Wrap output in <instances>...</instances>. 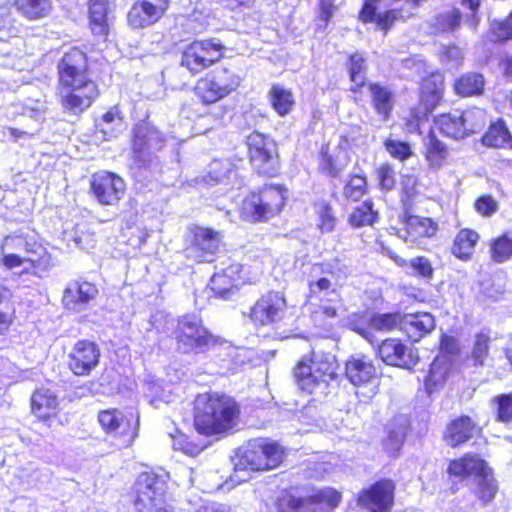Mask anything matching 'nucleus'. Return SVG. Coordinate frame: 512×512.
Wrapping results in <instances>:
<instances>
[{
    "label": "nucleus",
    "instance_id": "38",
    "mask_svg": "<svg viewBox=\"0 0 512 512\" xmlns=\"http://www.w3.org/2000/svg\"><path fill=\"white\" fill-rule=\"evenodd\" d=\"M389 257L400 267L409 266L411 273L426 280H431L434 269L430 260L424 256L412 258L410 261L403 259L392 251H387Z\"/></svg>",
    "mask_w": 512,
    "mask_h": 512
},
{
    "label": "nucleus",
    "instance_id": "47",
    "mask_svg": "<svg viewBox=\"0 0 512 512\" xmlns=\"http://www.w3.org/2000/svg\"><path fill=\"white\" fill-rule=\"evenodd\" d=\"M377 215L372 202L364 201L352 211L349 216V223L356 228L370 226L376 221Z\"/></svg>",
    "mask_w": 512,
    "mask_h": 512
},
{
    "label": "nucleus",
    "instance_id": "8",
    "mask_svg": "<svg viewBox=\"0 0 512 512\" xmlns=\"http://www.w3.org/2000/svg\"><path fill=\"white\" fill-rule=\"evenodd\" d=\"M240 83L241 77L235 71L218 67L198 79L194 92L202 103L213 104L234 92Z\"/></svg>",
    "mask_w": 512,
    "mask_h": 512
},
{
    "label": "nucleus",
    "instance_id": "11",
    "mask_svg": "<svg viewBox=\"0 0 512 512\" xmlns=\"http://www.w3.org/2000/svg\"><path fill=\"white\" fill-rule=\"evenodd\" d=\"M224 52L225 46L219 39L194 41L183 50L181 65L196 74L219 61Z\"/></svg>",
    "mask_w": 512,
    "mask_h": 512
},
{
    "label": "nucleus",
    "instance_id": "40",
    "mask_svg": "<svg viewBox=\"0 0 512 512\" xmlns=\"http://www.w3.org/2000/svg\"><path fill=\"white\" fill-rule=\"evenodd\" d=\"M454 89L461 96L479 95L484 90V78L478 73H466L455 82Z\"/></svg>",
    "mask_w": 512,
    "mask_h": 512
},
{
    "label": "nucleus",
    "instance_id": "42",
    "mask_svg": "<svg viewBox=\"0 0 512 512\" xmlns=\"http://www.w3.org/2000/svg\"><path fill=\"white\" fill-rule=\"evenodd\" d=\"M96 126L103 133L104 138L109 139L123 130L124 121L118 108L114 107L103 115Z\"/></svg>",
    "mask_w": 512,
    "mask_h": 512
},
{
    "label": "nucleus",
    "instance_id": "29",
    "mask_svg": "<svg viewBox=\"0 0 512 512\" xmlns=\"http://www.w3.org/2000/svg\"><path fill=\"white\" fill-rule=\"evenodd\" d=\"M59 406L58 397L48 388L37 389L31 399V409L35 416L46 419L57 413Z\"/></svg>",
    "mask_w": 512,
    "mask_h": 512
},
{
    "label": "nucleus",
    "instance_id": "13",
    "mask_svg": "<svg viewBox=\"0 0 512 512\" xmlns=\"http://www.w3.org/2000/svg\"><path fill=\"white\" fill-rule=\"evenodd\" d=\"M250 162L257 173L273 176L277 172V148L274 140L262 133L252 132L246 141Z\"/></svg>",
    "mask_w": 512,
    "mask_h": 512
},
{
    "label": "nucleus",
    "instance_id": "37",
    "mask_svg": "<svg viewBox=\"0 0 512 512\" xmlns=\"http://www.w3.org/2000/svg\"><path fill=\"white\" fill-rule=\"evenodd\" d=\"M482 143L488 147L511 148L512 136L502 120L492 123L482 137Z\"/></svg>",
    "mask_w": 512,
    "mask_h": 512
},
{
    "label": "nucleus",
    "instance_id": "27",
    "mask_svg": "<svg viewBox=\"0 0 512 512\" xmlns=\"http://www.w3.org/2000/svg\"><path fill=\"white\" fill-rule=\"evenodd\" d=\"M109 0H91L89 3V24L92 33L100 38H105L109 31L111 14Z\"/></svg>",
    "mask_w": 512,
    "mask_h": 512
},
{
    "label": "nucleus",
    "instance_id": "19",
    "mask_svg": "<svg viewBox=\"0 0 512 512\" xmlns=\"http://www.w3.org/2000/svg\"><path fill=\"white\" fill-rule=\"evenodd\" d=\"M170 0H138L130 8L127 20L132 28H144L159 21Z\"/></svg>",
    "mask_w": 512,
    "mask_h": 512
},
{
    "label": "nucleus",
    "instance_id": "44",
    "mask_svg": "<svg viewBox=\"0 0 512 512\" xmlns=\"http://www.w3.org/2000/svg\"><path fill=\"white\" fill-rule=\"evenodd\" d=\"M209 177L215 183L229 184L237 177L236 165L228 159L215 160L210 165Z\"/></svg>",
    "mask_w": 512,
    "mask_h": 512
},
{
    "label": "nucleus",
    "instance_id": "56",
    "mask_svg": "<svg viewBox=\"0 0 512 512\" xmlns=\"http://www.w3.org/2000/svg\"><path fill=\"white\" fill-rule=\"evenodd\" d=\"M22 45V38L16 36V34L0 39V55L3 57H20L22 53L20 47Z\"/></svg>",
    "mask_w": 512,
    "mask_h": 512
},
{
    "label": "nucleus",
    "instance_id": "43",
    "mask_svg": "<svg viewBox=\"0 0 512 512\" xmlns=\"http://www.w3.org/2000/svg\"><path fill=\"white\" fill-rule=\"evenodd\" d=\"M98 421L107 433H124L129 423L121 411L117 409H109L101 411L98 415Z\"/></svg>",
    "mask_w": 512,
    "mask_h": 512
},
{
    "label": "nucleus",
    "instance_id": "57",
    "mask_svg": "<svg viewBox=\"0 0 512 512\" xmlns=\"http://www.w3.org/2000/svg\"><path fill=\"white\" fill-rule=\"evenodd\" d=\"M172 438V447L174 450L182 451L184 454L196 456L202 450V447L190 442L188 437L182 433L177 432V435L169 434Z\"/></svg>",
    "mask_w": 512,
    "mask_h": 512
},
{
    "label": "nucleus",
    "instance_id": "5",
    "mask_svg": "<svg viewBox=\"0 0 512 512\" xmlns=\"http://www.w3.org/2000/svg\"><path fill=\"white\" fill-rule=\"evenodd\" d=\"M338 364L331 353L312 350L309 357L303 358L295 368V379L299 388L308 393L316 390L325 392L337 378Z\"/></svg>",
    "mask_w": 512,
    "mask_h": 512
},
{
    "label": "nucleus",
    "instance_id": "2",
    "mask_svg": "<svg viewBox=\"0 0 512 512\" xmlns=\"http://www.w3.org/2000/svg\"><path fill=\"white\" fill-rule=\"evenodd\" d=\"M332 263L314 264L308 280V305L313 322L325 327L328 320L338 316L341 307L339 285Z\"/></svg>",
    "mask_w": 512,
    "mask_h": 512
},
{
    "label": "nucleus",
    "instance_id": "36",
    "mask_svg": "<svg viewBox=\"0 0 512 512\" xmlns=\"http://www.w3.org/2000/svg\"><path fill=\"white\" fill-rule=\"evenodd\" d=\"M435 128L443 135L460 139L465 137V128L463 126L460 112L442 114L435 119Z\"/></svg>",
    "mask_w": 512,
    "mask_h": 512
},
{
    "label": "nucleus",
    "instance_id": "58",
    "mask_svg": "<svg viewBox=\"0 0 512 512\" xmlns=\"http://www.w3.org/2000/svg\"><path fill=\"white\" fill-rule=\"evenodd\" d=\"M440 59L449 69H457L463 61V52L457 46H446L440 54Z\"/></svg>",
    "mask_w": 512,
    "mask_h": 512
},
{
    "label": "nucleus",
    "instance_id": "49",
    "mask_svg": "<svg viewBox=\"0 0 512 512\" xmlns=\"http://www.w3.org/2000/svg\"><path fill=\"white\" fill-rule=\"evenodd\" d=\"M314 207L317 215V227L322 233L332 232L337 223L332 207L325 201L317 202Z\"/></svg>",
    "mask_w": 512,
    "mask_h": 512
},
{
    "label": "nucleus",
    "instance_id": "4",
    "mask_svg": "<svg viewBox=\"0 0 512 512\" xmlns=\"http://www.w3.org/2000/svg\"><path fill=\"white\" fill-rule=\"evenodd\" d=\"M283 454L282 447L274 441L263 438L250 440L236 455L232 480L244 482L249 479V471L276 468L282 462Z\"/></svg>",
    "mask_w": 512,
    "mask_h": 512
},
{
    "label": "nucleus",
    "instance_id": "24",
    "mask_svg": "<svg viewBox=\"0 0 512 512\" xmlns=\"http://www.w3.org/2000/svg\"><path fill=\"white\" fill-rule=\"evenodd\" d=\"M242 266L239 263H229L213 274L210 280V289L216 296L227 300L235 292L236 282L239 279Z\"/></svg>",
    "mask_w": 512,
    "mask_h": 512
},
{
    "label": "nucleus",
    "instance_id": "34",
    "mask_svg": "<svg viewBox=\"0 0 512 512\" xmlns=\"http://www.w3.org/2000/svg\"><path fill=\"white\" fill-rule=\"evenodd\" d=\"M408 428V420L404 416L394 418L387 425V437L384 439V447L388 453L396 454L405 439L406 431Z\"/></svg>",
    "mask_w": 512,
    "mask_h": 512
},
{
    "label": "nucleus",
    "instance_id": "30",
    "mask_svg": "<svg viewBox=\"0 0 512 512\" xmlns=\"http://www.w3.org/2000/svg\"><path fill=\"white\" fill-rule=\"evenodd\" d=\"M371 105L382 121L388 120L394 107V95L388 87L378 83L369 85Z\"/></svg>",
    "mask_w": 512,
    "mask_h": 512
},
{
    "label": "nucleus",
    "instance_id": "39",
    "mask_svg": "<svg viewBox=\"0 0 512 512\" xmlns=\"http://www.w3.org/2000/svg\"><path fill=\"white\" fill-rule=\"evenodd\" d=\"M269 97L272 107L280 116L287 115L295 104L292 92L279 84L271 87Z\"/></svg>",
    "mask_w": 512,
    "mask_h": 512
},
{
    "label": "nucleus",
    "instance_id": "41",
    "mask_svg": "<svg viewBox=\"0 0 512 512\" xmlns=\"http://www.w3.org/2000/svg\"><path fill=\"white\" fill-rule=\"evenodd\" d=\"M449 368L450 366L445 355L435 358L425 380V387L429 394H431L439 384L444 382L449 372Z\"/></svg>",
    "mask_w": 512,
    "mask_h": 512
},
{
    "label": "nucleus",
    "instance_id": "53",
    "mask_svg": "<svg viewBox=\"0 0 512 512\" xmlns=\"http://www.w3.org/2000/svg\"><path fill=\"white\" fill-rule=\"evenodd\" d=\"M367 181L365 176L352 175L344 187L343 194L346 198L358 201L366 193Z\"/></svg>",
    "mask_w": 512,
    "mask_h": 512
},
{
    "label": "nucleus",
    "instance_id": "22",
    "mask_svg": "<svg viewBox=\"0 0 512 512\" xmlns=\"http://www.w3.org/2000/svg\"><path fill=\"white\" fill-rule=\"evenodd\" d=\"M97 295L98 289L93 283L74 281L64 290L62 303L68 310L82 312Z\"/></svg>",
    "mask_w": 512,
    "mask_h": 512
},
{
    "label": "nucleus",
    "instance_id": "59",
    "mask_svg": "<svg viewBox=\"0 0 512 512\" xmlns=\"http://www.w3.org/2000/svg\"><path fill=\"white\" fill-rule=\"evenodd\" d=\"M497 404V419L500 422L512 420V393L501 394L494 399Z\"/></svg>",
    "mask_w": 512,
    "mask_h": 512
},
{
    "label": "nucleus",
    "instance_id": "16",
    "mask_svg": "<svg viewBox=\"0 0 512 512\" xmlns=\"http://www.w3.org/2000/svg\"><path fill=\"white\" fill-rule=\"evenodd\" d=\"M90 188L95 199L102 205H115L125 194V181L115 173L99 171L92 175Z\"/></svg>",
    "mask_w": 512,
    "mask_h": 512
},
{
    "label": "nucleus",
    "instance_id": "20",
    "mask_svg": "<svg viewBox=\"0 0 512 512\" xmlns=\"http://www.w3.org/2000/svg\"><path fill=\"white\" fill-rule=\"evenodd\" d=\"M378 354L386 364L405 369H412L419 361L417 351L397 339L384 340Z\"/></svg>",
    "mask_w": 512,
    "mask_h": 512
},
{
    "label": "nucleus",
    "instance_id": "54",
    "mask_svg": "<svg viewBox=\"0 0 512 512\" xmlns=\"http://www.w3.org/2000/svg\"><path fill=\"white\" fill-rule=\"evenodd\" d=\"M346 164L347 159L345 153L339 151L336 159H334L333 156L328 155L324 148H322V167L329 175L337 177L343 171Z\"/></svg>",
    "mask_w": 512,
    "mask_h": 512
},
{
    "label": "nucleus",
    "instance_id": "3",
    "mask_svg": "<svg viewBox=\"0 0 512 512\" xmlns=\"http://www.w3.org/2000/svg\"><path fill=\"white\" fill-rule=\"evenodd\" d=\"M194 425L205 435H214L232 428L239 415L237 403L229 396L217 393L200 394L195 399Z\"/></svg>",
    "mask_w": 512,
    "mask_h": 512
},
{
    "label": "nucleus",
    "instance_id": "12",
    "mask_svg": "<svg viewBox=\"0 0 512 512\" xmlns=\"http://www.w3.org/2000/svg\"><path fill=\"white\" fill-rule=\"evenodd\" d=\"M162 133L147 122H140L133 128L132 152L140 167L150 168L154 155L164 146Z\"/></svg>",
    "mask_w": 512,
    "mask_h": 512
},
{
    "label": "nucleus",
    "instance_id": "26",
    "mask_svg": "<svg viewBox=\"0 0 512 512\" xmlns=\"http://www.w3.org/2000/svg\"><path fill=\"white\" fill-rule=\"evenodd\" d=\"M435 327L434 317L430 313L407 314L402 317L401 330L408 338L417 342Z\"/></svg>",
    "mask_w": 512,
    "mask_h": 512
},
{
    "label": "nucleus",
    "instance_id": "55",
    "mask_svg": "<svg viewBox=\"0 0 512 512\" xmlns=\"http://www.w3.org/2000/svg\"><path fill=\"white\" fill-rule=\"evenodd\" d=\"M461 14L453 9L449 12L438 15L435 19V28L441 32H450L457 29L460 25Z\"/></svg>",
    "mask_w": 512,
    "mask_h": 512
},
{
    "label": "nucleus",
    "instance_id": "10",
    "mask_svg": "<svg viewBox=\"0 0 512 512\" xmlns=\"http://www.w3.org/2000/svg\"><path fill=\"white\" fill-rule=\"evenodd\" d=\"M341 494L330 487L312 489L304 497H295L285 494L277 501L279 512H325L337 507Z\"/></svg>",
    "mask_w": 512,
    "mask_h": 512
},
{
    "label": "nucleus",
    "instance_id": "1",
    "mask_svg": "<svg viewBox=\"0 0 512 512\" xmlns=\"http://www.w3.org/2000/svg\"><path fill=\"white\" fill-rule=\"evenodd\" d=\"M57 68L63 108L73 114L82 113L98 96L97 85L88 75L85 53L72 48L63 55Z\"/></svg>",
    "mask_w": 512,
    "mask_h": 512
},
{
    "label": "nucleus",
    "instance_id": "15",
    "mask_svg": "<svg viewBox=\"0 0 512 512\" xmlns=\"http://www.w3.org/2000/svg\"><path fill=\"white\" fill-rule=\"evenodd\" d=\"M289 308L281 292L271 291L263 295L250 309V318L255 324L275 325L288 318Z\"/></svg>",
    "mask_w": 512,
    "mask_h": 512
},
{
    "label": "nucleus",
    "instance_id": "18",
    "mask_svg": "<svg viewBox=\"0 0 512 512\" xmlns=\"http://www.w3.org/2000/svg\"><path fill=\"white\" fill-rule=\"evenodd\" d=\"M220 244L221 236L217 231L198 227L194 230L191 245L186 249V256L196 262H211Z\"/></svg>",
    "mask_w": 512,
    "mask_h": 512
},
{
    "label": "nucleus",
    "instance_id": "51",
    "mask_svg": "<svg viewBox=\"0 0 512 512\" xmlns=\"http://www.w3.org/2000/svg\"><path fill=\"white\" fill-rule=\"evenodd\" d=\"M489 343L490 336L488 332L481 331L475 335L470 355V360L473 362L474 366L478 367L484 365L489 355Z\"/></svg>",
    "mask_w": 512,
    "mask_h": 512
},
{
    "label": "nucleus",
    "instance_id": "46",
    "mask_svg": "<svg viewBox=\"0 0 512 512\" xmlns=\"http://www.w3.org/2000/svg\"><path fill=\"white\" fill-rule=\"evenodd\" d=\"M401 320L402 316L398 313L371 314L369 316L370 331L371 333L373 331L389 332L398 326L401 329Z\"/></svg>",
    "mask_w": 512,
    "mask_h": 512
},
{
    "label": "nucleus",
    "instance_id": "32",
    "mask_svg": "<svg viewBox=\"0 0 512 512\" xmlns=\"http://www.w3.org/2000/svg\"><path fill=\"white\" fill-rule=\"evenodd\" d=\"M443 89V77L440 74H432L423 80L421 103L427 112H431L439 103Z\"/></svg>",
    "mask_w": 512,
    "mask_h": 512
},
{
    "label": "nucleus",
    "instance_id": "6",
    "mask_svg": "<svg viewBox=\"0 0 512 512\" xmlns=\"http://www.w3.org/2000/svg\"><path fill=\"white\" fill-rule=\"evenodd\" d=\"M287 198V189L279 185H266L243 200L241 211L251 221L268 220L281 211Z\"/></svg>",
    "mask_w": 512,
    "mask_h": 512
},
{
    "label": "nucleus",
    "instance_id": "61",
    "mask_svg": "<svg viewBox=\"0 0 512 512\" xmlns=\"http://www.w3.org/2000/svg\"><path fill=\"white\" fill-rule=\"evenodd\" d=\"M218 350L221 367L226 371H235L238 366V361L235 360L238 354L237 349L229 344H223L218 347Z\"/></svg>",
    "mask_w": 512,
    "mask_h": 512
},
{
    "label": "nucleus",
    "instance_id": "14",
    "mask_svg": "<svg viewBox=\"0 0 512 512\" xmlns=\"http://www.w3.org/2000/svg\"><path fill=\"white\" fill-rule=\"evenodd\" d=\"M179 349L183 352H203L214 345L213 336L203 327L201 320L195 315L183 316L177 327Z\"/></svg>",
    "mask_w": 512,
    "mask_h": 512
},
{
    "label": "nucleus",
    "instance_id": "23",
    "mask_svg": "<svg viewBox=\"0 0 512 512\" xmlns=\"http://www.w3.org/2000/svg\"><path fill=\"white\" fill-rule=\"evenodd\" d=\"M394 485L389 480L375 483L369 490L364 491L359 501L370 512H389L393 504Z\"/></svg>",
    "mask_w": 512,
    "mask_h": 512
},
{
    "label": "nucleus",
    "instance_id": "35",
    "mask_svg": "<svg viewBox=\"0 0 512 512\" xmlns=\"http://www.w3.org/2000/svg\"><path fill=\"white\" fill-rule=\"evenodd\" d=\"M19 13L28 20H41L51 13L52 0H15Z\"/></svg>",
    "mask_w": 512,
    "mask_h": 512
},
{
    "label": "nucleus",
    "instance_id": "21",
    "mask_svg": "<svg viewBox=\"0 0 512 512\" xmlns=\"http://www.w3.org/2000/svg\"><path fill=\"white\" fill-rule=\"evenodd\" d=\"M379 0H365L364 6L360 12V19L363 22H376L377 26L387 31L398 19H404L401 14H406L409 10L406 0H399L394 3V7L385 13L378 12L376 3Z\"/></svg>",
    "mask_w": 512,
    "mask_h": 512
},
{
    "label": "nucleus",
    "instance_id": "63",
    "mask_svg": "<svg viewBox=\"0 0 512 512\" xmlns=\"http://www.w3.org/2000/svg\"><path fill=\"white\" fill-rule=\"evenodd\" d=\"M491 31L497 41H503L512 38V12L506 20L493 21Z\"/></svg>",
    "mask_w": 512,
    "mask_h": 512
},
{
    "label": "nucleus",
    "instance_id": "48",
    "mask_svg": "<svg viewBox=\"0 0 512 512\" xmlns=\"http://www.w3.org/2000/svg\"><path fill=\"white\" fill-rule=\"evenodd\" d=\"M448 157L445 145L435 137H429L427 143L426 160L432 169H440Z\"/></svg>",
    "mask_w": 512,
    "mask_h": 512
},
{
    "label": "nucleus",
    "instance_id": "52",
    "mask_svg": "<svg viewBox=\"0 0 512 512\" xmlns=\"http://www.w3.org/2000/svg\"><path fill=\"white\" fill-rule=\"evenodd\" d=\"M365 59L359 53H355L350 57V78L351 81L355 84V88L353 87L351 90L356 92L358 87H361L365 83Z\"/></svg>",
    "mask_w": 512,
    "mask_h": 512
},
{
    "label": "nucleus",
    "instance_id": "9",
    "mask_svg": "<svg viewBox=\"0 0 512 512\" xmlns=\"http://www.w3.org/2000/svg\"><path fill=\"white\" fill-rule=\"evenodd\" d=\"M450 475L465 478L474 475L477 481L476 495L484 503L491 502L497 493V484L488 471L486 462L475 455L454 460L448 467Z\"/></svg>",
    "mask_w": 512,
    "mask_h": 512
},
{
    "label": "nucleus",
    "instance_id": "45",
    "mask_svg": "<svg viewBox=\"0 0 512 512\" xmlns=\"http://www.w3.org/2000/svg\"><path fill=\"white\" fill-rule=\"evenodd\" d=\"M463 126L465 128V136L480 131L488 121V115L482 108L473 107L460 112Z\"/></svg>",
    "mask_w": 512,
    "mask_h": 512
},
{
    "label": "nucleus",
    "instance_id": "60",
    "mask_svg": "<svg viewBox=\"0 0 512 512\" xmlns=\"http://www.w3.org/2000/svg\"><path fill=\"white\" fill-rule=\"evenodd\" d=\"M369 314H354L348 320V326L351 330L357 332L368 341L372 342L371 331L369 327Z\"/></svg>",
    "mask_w": 512,
    "mask_h": 512
},
{
    "label": "nucleus",
    "instance_id": "25",
    "mask_svg": "<svg viewBox=\"0 0 512 512\" xmlns=\"http://www.w3.org/2000/svg\"><path fill=\"white\" fill-rule=\"evenodd\" d=\"M480 430L479 425L469 416H460L447 426L445 440L450 446L456 447L473 438Z\"/></svg>",
    "mask_w": 512,
    "mask_h": 512
},
{
    "label": "nucleus",
    "instance_id": "28",
    "mask_svg": "<svg viewBox=\"0 0 512 512\" xmlns=\"http://www.w3.org/2000/svg\"><path fill=\"white\" fill-rule=\"evenodd\" d=\"M346 376L353 385H364L375 378L376 368L368 357L352 356L346 363Z\"/></svg>",
    "mask_w": 512,
    "mask_h": 512
},
{
    "label": "nucleus",
    "instance_id": "31",
    "mask_svg": "<svg viewBox=\"0 0 512 512\" xmlns=\"http://www.w3.org/2000/svg\"><path fill=\"white\" fill-rule=\"evenodd\" d=\"M480 236L473 229L463 228L455 236L451 253L462 261H469L474 254Z\"/></svg>",
    "mask_w": 512,
    "mask_h": 512
},
{
    "label": "nucleus",
    "instance_id": "64",
    "mask_svg": "<svg viewBox=\"0 0 512 512\" xmlns=\"http://www.w3.org/2000/svg\"><path fill=\"white\" fill-rule=\"evenodd\" d=\"M385 147L392 157L402 161L410 157L412 153L407 143L397 140H386Z\"/></svg>",
    "mask_w": 512,
    "mask_h": 512
},
{
    "label": "nucleus",
    "instance_id": "62",
    "mask_svg": "<svg viewBox=\"0 0 512 512\" xmlns=\"http://www.w3.org/2000/svg\"><path fill=\"white\" fill-rule=\"evenodd\" d=\"M379 185L383 190H391L396 183V173L392 166L389 164H383L376 170Z\"/></svg>",
    "mask_w": 512,
    "mask_h": 512
},
{
    "label": "nucleus",
    "instance_id": "7",
    "mask_svg": "<svg viewBox=\"0 0 512 512\" xmlns=\"http://www.w3.org/2000/svg\"><path fill=\"white\" fill-rule=\"evenodd\" d=\"M136 512H171L166 503L167 484L153 472L141 473L133 487Z\"/></svg>",
    "mask_w": 512,
    "mask_h": 512
},
{
    "label": "nucleus",
    "instance_id": "33",
    "mask_svg": "<svg viewBox=\"0 0 512 512\" xmlns=\"http://www.w3.org/2000/svg\"><path fill=\"white\" fill-rule=\"evenodd\" d=\"M437 231V224L430 218L408 216L404 239L415 242L420 238L432 237Z\"/></svg>",
    "mask_w": 512,
    "mask_h": 512
},
{
    "label": "nucleus",
    "instance_id": "17",
    "mask_svg": "<svg viewBox=\"0 0 512 512\" xmlns=\"http://www.w3.org/2000/svg\"><path fill=\"white\" fill-rule=\"evenodd\" d=\"M100 355V349L96 343L79 340L68 355L69 368L76 376H87L98 366Z\"/></svg>",
    "mask_w": 512,
    "mask_h": 512
},
{
    "label": "nucleus",
    "instance_id": "50",
    "mask_svg": "<svg viewBox=\"0 0 512 512\" xmlns=\"http://www.w3.org/2000/svg\"><path fill=\"white\" fill-rule=\"evenodd\" d=\"M491 258L497 263L508 261L512 257V237L505 233L490 244Z\"/></svg>",
    "mask_w": 512,
    "mask_h": 512
}]
</instances>
